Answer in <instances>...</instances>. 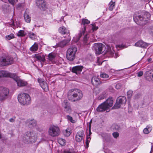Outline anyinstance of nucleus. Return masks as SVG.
I'll return each mask as SVG.
<instances>
[{
	"instance_id": "nucleus-1",
	"label": "nucleus",
	"mask_w": 153,
	"mask_h": 153,
	"mask_svg": "<svg viewBox=\"0 0 153 153\" xmlns=\"http://www.w3.org/2000/svg\"><path fill=\"white\" fill-rule=\"evenodd\" d=\"M83 97L82 91L78 89H72L68 93V100L72 102H75L80 100Z\"/></svg>"
},
{
	"instance_id": "nucleus-2",
	"label": "nucleus",
	"mask_w": 153,
	"mask_h": 153,
	"mask_svg": "<svg viewBox=\"0 0 153 153\" xmlns=\"http://www.w3.org/2000/svg\"><path fill=\"white\" fill-rule=\"evenodd\" d=\"M113 104L112 97H109L104 102L100 105L96 109L97 111L99 112L106 111L108 112L110 111V108Z\"/></svg>"
},
{
	"instance_id": "nucleus-3",
	"label": "nucleus",
	"mask_w": 153,
	"mask_h": 153,
	"mask_svg": "<svg viewBox=\"0 0 153 153\" xmlns=\"http://www.w3.org/2000/svg\"><path fill=\"white\" fill-rule=\"evenodd\" d=\"M23 140L25 143H33L36 140V136L33 132L27 131L23 136Z\"/></svg>"
},
{
	"instance_id": "nucleus-4",
	"label": "nucleus",
	"mask_w": 153,
	"mask_h": 153,
	"mask_svg": "<svg viewBox=\"0 0 153 153\" xmlns=\"http://www.w3.org/2000/svg\"><path fill=\"white\" fill-rule=\"evenodd\" d=\"M18 99L20 103L23 105H28L31 102L30 96L26 93H23L19 95Z\"/></svg>"
},
{
	"instance_id": "nucleus-5",
	"label": "nucleus",
	"mask_w": 153,
	"mask_h": 153,
	"mask_svg": "<svg viewBox=\"0 0 153 153\" xmlns=\"http://www.w3.org/2000/svg\"><path fill=\"white\" fill-rule=\"evenodd\" d=\"M126 97L124 96H120L118 97L116 101V102L113 107L112 108V109H117L121 106L124 105L126 102Z\"/></svg>"
},
{
	"instance_id": "nucleus-6",
	"label": "nucleus",
	"mask_w": 153,
	"mask_h": 153,
	"mask_svg": "<svg viewBox=\"0 0 153 153\" xmlns=\"http://www.w3.org/2000/svg\"><path fill=\"white\" fill-rule=\"evenodd\" d=\"M9 97V89L4 87H0V101L3 102Z\"/></svg>"
},
{
	"instance_id": "nucleus-7",
	"label": "nucleus",
	"mask_w": 153,
	"mask_h": 153,
	"mask_svg": "<svg viewBox=\"0 0 153 153\" xmlns=\"http://www.w3.org/2000/svg\"><path fill=\"white\" fill-rule=\"evenodd\" d=\"M77 51V48L75 47L72 46L69 48L67 51L66 53L67 59L69 61H73L75 58Z\"/></svg>"
},
{
	"instance_id": "nucleus-8",
	"label": "nucleus",
	"mask_w": 153,
	"mask_h": 153,
	"mask_svg": "<svg viewBox=\"0 0 153 153\" xmlns=\"http://www.w3.org/2000/svg\"><path fill=\"white\" fill-rule=\"evenodd\" d=\"M105 47L102 43H95L93 47V49L97 54H100L103 53L105 50Z\"/></svg>"
},
{
	"instance_id": "nucleus-9",
	"label": "nucleus",
	"mask_w": 153,
	"mask_h": 153,
	"mask_svg": "<svg viewBox=\"0 0 153 153\" xmlns=\"http://www.w3.org/2000/svg\"><path fill=\"white\" fill-rule=\"evenodd\" d=\"M48 134L51 137H55L59 135L60 130L59 128L54 125H51L49 128Z\"/></svg>"
},
{
	"instance_id": "nucleus-10",
	"label": "nucleus",
	"mask_w": 153,
	"mask_h": 153,
	"mask_svg": "<svg viewBox=\"0 0 153 153\" xmlns=\"http://www.w3.org/2000/svg\"><path fill=\"white\" fill-rule=\"evenodd\" d=\"M13 62V59L10 56H7L2 59H0V66H6L12 64Z\"/></svg>"
},
{
	"instance_id": "nucleus-11",
	"label": "nucleus",
	"mask_w": 153,
	"mask_h": 153,
	"mask_svg": "<svg viewBox=\"0 0 153 153\" xmlns=\"http://www.w3.org/2000/svg\"><path fill=\"white\" fill-rule=\"evenodd\" d=\"M133 19L136 23L141 26L145 25L147 21V20L144 19L143 16L142 17L141 15L136 16H134Z\"/></svg>"
},
{
	"instance_id": "nucleus-12",
	"label": "nucleus",
	"mask_w": 153,
	"mask_h": 153,
	"mask_svg": "<svg viewBox=\"0 0 153 153\" xmlns=\"http://www.w3.org/2000/svg\"><path fill=\"white\" fill-rule=\"evenodd\" d=\"M90 22L89 21L86 19H83L82 20V24H83L84 26L83 28H82L81 30L79 33L77 39L78 40H79L82 36V35H84L85 32L86 30V27L85 26V24H89Z\"/></svg>"
},
{
	"instance_id": "nucleus-13",
	"label": "nucleus",
	"mask_w": 153,
	"mask_h": 153,
	"mask_svg": "<svg viewBox=\"0 0 153 153\" xmlns=\"http://www.w3.org/2000/svg\"><path fill=\"white\" fill-rule=\"evenodd\" d=\"M36 4L41 10H45L47 8L46 2L43 0H36Z\"/></svg>"
},
{
	"instance_id": "nucleus-14",
	"label": "nucleus",
	"mask_w": 153,
	"mask_h": 153,
	"mask_svg": "<svg viewBox=\"0 0 153 153\" xmlns=\"http://www.w3.org/2000/svg\"><path fill=\"white\" fill-rule=\"evenodd\" d=\"M84 132L82 130L79 131L76 136V140L77 142H80L84 137Z\"/></svg>"
},
{
	"instance_id": "nucleus-15",
	"label": "nucleus",
	"mask_w": 153,
	"mask_h": 153,
	"mask_svg": "<svg viewBox=\"0 0 153 153\" xmlns=\"http://www.w3.org/2000/svg\"><path fill=\"white\" fill-rule=\"evenodd\" d=\"M104 54L106 55V56H112L114 55V52L113 50H112L110 46H108L106 50H105L103 52Z\"/></svg>"
},
{
	"instance_id": "nucleus-16",
	"label": "nucleus",
	"mask_w": 153,
	"mask_h": 153,
	"mask_svg": "<svg viewBox=\"0 0 153 153\" xmlns=\"http://www.w3.org/2000/svg\"><path fill=\"white\" fill-rule=\"evenodd\" d=\"M71 39L70 37L68 36V38L67 39L63 40L59 42L57 45L58 47L61 48H63L67 45L68 43L70 42Z\"/></svg>"
},
{
	"instance_id": "nucleus-17",
	"label": "nucleus",
	"mask_w": 153,
	"mask_h": 153,
	"mask_svg": "<svg viewBox=\"0 0 153 153\" xmlns=\"http://www.w3.org/2000/svg\"><path fill=\"white\" fill-rule=\"evenodd\" d=\"M83 67L82 66H77L74 67L72 69V71L78 74H80L81 72Z\"/></svg>"
},
{
	"instance_id": "nucleus-18",
	"label": "nucleus",
	"mask_w": 153,
	"mask_h": 153,
	"mask_svg": "<svg viewBox=\"0 0 153 153\" xmlns=\"http://www.w3.org/2000/svg\"><path fill=\"white\" fill-rule=\"evenodd\" d=\"M91 82L93 85L96 86H98L100 83H102L100 79L96 76L93 77L92 78Z\"/></svg>"
},
{
	"instance_id": "nucleus-19",
	"label": "nucleus",
	"mask_w": 153,
	"mask_h": 153,
	"mask_svg": "<svg viewBox=\"0 0 153 153\" xmlns=\"http://www.w3.org/2000/svg\"><path fill=\"white\" fill-rule=\"evenodd\" d=\"M135 45V46L146 48L148 46V44L142 40H140L136 43Z\"/></svg>"
},
{
	"instance_id": "nucleus-20",
	"label": "nucleus",
	"mask_w": 153,
	"mask_h": 153,
	"mask_svg": "<svg viewBox=\"0 0 153 153\" xmlns=\"http://www.w3.org/2000/svg\"><path fill=\"white\" fill-rule=\"evenodd\" d=\"M27 123L30 127L35 126L36 125V121L33 119L27 120Z\"/></svg>"
},
{
	"instance_id": "nucleus-21",
	"label": "nucleus",
	"mask_w": 153,
	"mask_h": 153,
	"mask_svg": "<svg viewBox=\"0 0 153 153\" xmlns=\"http://www.w3.org/2000/svg\"><path fill=\"white\" fill-rule=\"evenodd\" d=\"M16 82H17V85L19 86H24L27 85V82L24 80L21 79L19 78L16 79Z\"/></svg>"
},
{
	"instance_id": "nucleus-22",
	"label": "nucleus",
	"mask_w": 153,
	"mask_h": 153,
	"mask_svg": "<svg viewBox=\"0 0 153 153\" xmlns=\"http://www.w3.org/2000/svg\"><path fill=\"white\" fill-rule=\"evenodd\" d=\"M59 31L62 34H67L69 33V31L66 28L63 26L59 28Z\"/></svg>"
},
{
	"instance_id": "nucleus-23",
	"label": "nucleus",
	"mask_w": 153,
	"mask_h": 153,
	"mask_svg": "<svg viewBox=\"0 0 153 153\" xmlns=\"http://www.w3.org/2000/svg\"><path fill=\"white\" fill-rule=\"evenodd\" d=\"M34 56V57L36 58L38 60L40 61L41 62H44L45 61V56L44 55H42L41 56L39 55L38 54H35Z\"/></svg>"
},
{
	"instance_id": "nucleus-24",
	"label": "nucleus",
	"mask_w": 153,
	"mask_h": 153,
	"mask_svg": "<svg viewBox=\"0 0 153 153\" xmlns=\"http://www.w3.org/2000/svg\"><path fill=\"white\" fill-rule=\"evenodd\" d=\"M63 134L65 137H69L72 133L71 129L70 128H68L66 130L63 131Z\"/></svg>"
},
{
	"instance_id": "nucleus-25",
	"label": "nucleus",
	"mask_w": 153,
	"mask_h": 153,
	"mask_svg": "<svg viewBox=\"0 0 153 153\" xmlns=\"http://www.w3.org/2000/svg\"><path fill=\"white\" fill-rule=\"evenodd\" d=\"M152 129V126L151 125H149L146 126V128L144 129L143 131L145 134H148L151 131Z\"/></svg>"
},
{
	"instance_id": "nucleus-26",
	"label": "nucleus",
	"mask_w": 153,
	"mask_h": 153,
	"mask_svg": "<svg viewBox=\"0 0 153 153\" xmlns=\"http://www.w3.org/2000/svg\"><path fill=\"white\" fill-rule=\"evenodd\" d=\"M7 77H9L11 78H13L16 81V79H17L19 78L15 74H12L9 73L8 72H7Z\"/></svg>"
},
{
	"instance_id": "nucleus-27",
	"label": "nucleus",
	"mask_w": 153,
	"mask_h": 153,
	"mask_svg": "<svg viewBox=\"0 0 153 153\" xmlns=\"http://www.w3.org/2000/svg\"><path fill=\"white\" fill-rule=\"evenodd\" d=\"M48 58L47 59L49 60L52 61L55 59L56 57V54L54 53L51 52L48 54Z\"/></svg>"
},
{
	"instance_id": "nucleus-28",
	"label": "nucleus",
	"mask_w": 153,
	"mask_h": 153,
	"mask_svg": "<svg viewBox=\"0 0 153 153\" xmlns=\"http://www.w3.org/2000/svg\"><path fill=\"white\" fill-rule=\"evenodd\" d=\"M24 16L25 21L27 22H30L31 20V18L26 12L24 14Z\"/></svg>"
},
{
	"instance_id": "nucleus-29",
	"label": "nucleus",
	"mask_w": 153,
	"mask_h": 153,
	"mask_svg": "<svg viewBox=\"0 0 153 153\" xmlns=\"http://www.w3.org/2000/svg\"><path fill=\"white\" fill-rule=\"evenodd\" d=\"M38 46L37 44H36L35 43L30 48V50L31 51H36L38 49Z\"/></svg>"
},
{
	"instance_id": "nucleus-30",
	"label": "nucleus",
	"mask_w": 153,
	"mask_h": 153,
	"mask_svg": "<svg viewBox=\"0 0 153 153\" xmlns=\"http://www.w3.org/2000/svg\"><path fill=\"white\" fill-rule=\"evenodd\" d=\"M62 106L64 108H67L68 106H70V103L68 102V101L67 100H64V101L62 103Z\"/></svg>"
},
{
	"instance_id": "nucleus-31",
	"label": "nucleus",
	"mask_w": 153,
	"mask_h": 153,
	"mask_svg": "<svg viewBox=\"0 0 153 153\" xmlns=\"http://www.w3.org/2000/svg\"><path fill=\"white\" fill-rule=\"evenodd\" d=\"M26 33L23 30H20L19 31L17 35L18 36L23 37L25 36Z\"/></svg>"
},
{
	"instance_id": "nucleus-32",
	"label": "nucleus",
	"mask_w": 153,
	"mask_h": 153,
	"mask_svg": "<svg viewBox=\"0 0 153 153\" xmlns=\"http://www.w3.org/2000/svg\"><path fill=\"white\" fill-rule=\"evenodd\" d=\"M7 71H0V78L2 77H7Z\"/></svg>"
},
{
	"instance_id": "nucleus-33",
	"label": "nucleus",
	"mask_w": 153,
	"mask_h": 153,
	"mask_svg": "<svg viewBox=\"0 0 153 153\" xmlns=\"http://www.w3.org/2000/svg\"><path fill=\"white\" fill-rule=\"evenodd\" d=\"M115 5V2H112L111 1L109 3V7L108 8L109 10L110 11H112Z\"/></svg>"
},
{
	"instance_id": "nucleus-34",
	"label": "nucleus",
	"mask_w": 153,
	"mask_h": 153,
	"mask_svg": "<svg viewBox=\"0 0 153 153\" xmlns=\"http://www.w3.org/2000/svg\"><path fill=\"white\" fill-rule=\"evenodd\" d=\"M58 142L61 145L64 146L65 145L66 141L65 139L60 138L58 140Z\"/></svg>"
},
{
	"instance_id": "nucleus-35",
	"label": "nucleus",
	"mask_w": 153,
	"mask_h": 153,
	"mask_svg": "<svg viewBox=\"0 0 153 153\" xmlns=\"http://www.w3.org/2000/svg\"><path fill=\"white\" fill-rule=\"evenodd\" d=\"M144 19H145L147 20H149L150 18V13H146L144 14L143 16Z\"/></svg>"
},
{
	"instance_id": "nucleus-36",
	"label": "nucleus",
	"mask_w": 153,
	"mask_h": 153,
	"mask_svg": "<svg viewBox=\"0 0 153 153\" xmlns=\"http://www.w3.org/2000/svg\"><path fill=\"white\" fill-rule=\"evenodd\" d=\"M91 139V137L89 136H87L86 138V144L87 148H88L89 146V143Z\"/></svg>"
},
{
	"instance_id": "nucleus-37",
	"label": "nucleus",
	"mask_w": 153,
	"mask_h": 153,
	"mask_svg": "<svg viewBox=\"0 0 153 153\" xmlns=\"http://www.w3.org/2000/svg\"><path fill=\"white\" fill-rule=\"evenodd\" d=\"M112 128L114 130L118 131L120 129V126L117 124H114L112 126Z\"/></svg>"
},
{
	"instance_id": "nucleus-38",
	"label": "nucleus",
	"mask_w": 153,
	"mask_h": 153,
	"mask_svg": "<svg viewBox=\"0 0 153 153\" xmlns=\"http://www.w3.org/2000/svg\"><path fill=\"white\" fill-rule=\"evenodd\" d=\"M89 38V36L88 34H86L84 37L83 41L85 44H86L87 43V41Z\"/></svg>"
},
{
	"instance_id": "nucleus-39",
	"label": "nucleus",
	"mask_w": 153,
	"mask_h": 153,
	"mask_svg": "<svg viewBox=\"0 0 153 153\" xmlns=\"http://www.w3.org/2000/svg\"><path fill=\"white\" fill-rule=\"evenodd\" d=\"M66 118L68 120L70 121L71 123H75V121L73 120L72 117L69 115H67Z\"/></svg>"
},
{
	"instance_id": "nucleus-40",
	"label": "nucleus",
	"mask_w": 153,
	"mask_h": 153,
	"mask_svg": "<svg viewBox=\"0 0 153 153\" xmlns=\"http://www.w3.org/2000/svg\"><path fill=\"white\" fill-rule=\"evenodd\" d=\"M40 85L43 89H45L47 87V84L45 81L42 82V83H41Z\"/></svg>"
},
{
	"instance_id": "nucleus-41",
	"label": "nucleus",
	"mask_w": 153,
	"mask_h": 153,
	"mask_svg": "<svg viewBox=\"0 0 153 153\" xmlns=\"http://www.w3.org/2000/svg\"><path fill=\"white\" fill-rule=\"evenodd\" d=\"M6 38L8 40L14 38V36L13 34L11 33L6 36Z\"/></svg>"
},
{
	"instance_id": "nucleus-42",
	"label": "nucleus",
	"mask_w": 153,
	"mask_h": 153,
	"mask_svg": "<svg viewBox=\"0 0 153 153\" xmlns=\"http://www.w3.org/2000/svg\"><path fill=\"white\" fill-rule=\"evenodd\" d=\"M28 34L30 38L32 39H35V34L34 33L30 32L28 33Z\"/></svg>"
},
{
	"instance_id": "nucleus-43",
	"label": "nucleus",
	"mask_w": 153,
	"mask_h": 153,
	"mask_svg": "<svg viewBox=\"0 0 153 153\" xmlns=\"http://www.w3.org/2000/svg\"><path fill=\"white\" fill-rule=\"evenodd\" d=\"M65 111L68 114H70L71 112V106H68L67 108H65Z\"/></svg>"
},
{
	"instance_id": "nucleus-44",
	"label": "nucleus",
	"mask_w": 153,
	"mask_h": 153,
	"mask_svg": "<svg viewBox=\"0 0 153 153\" xmlns=\"http://www.w3.org/2000/svg\"><path fill=\"white\" fill-rule=\"evenodd\" d=\"M152 72L151 70L147 71L144 74V75L146 77H150L151 76V74Z\"/></svg>"
},
{
	"instance_id": "nucleus-45",
	"label": "nucleus",
	"mask_w": 153,
	"mask_h": 153,
	"mask_svg": "<svg viewBox=\"0 0 153 153\" xmlns=\"http://www.w3.org/2000/svg\"><path fill=\"white\" fill-rule=\"evenodd\" d=\"M149 34L153 36V26H150L149 28Z\"/></svg>"
},
{
	"instance_id": "nucleus-46",
	"label": "nucleus",
	"mask_w": 153,
	"mask_h": 153,
	"mask_svg": "<svg viewBox=\"0 0 153 153\" xmlns=\"http://www.w3.org/2000/svg\"><path fill=\"white\" fill-rule=\"evenodd\" d=\"M9 3L13 5H14L18 1V0H8Z\"/></svg>"
},
{
	"instance_id": "nucleus-47",
	"label": "nucleus",
	"mask_w": 153,
	"mask_h": 153,
	"mask_svg": "<svg viewBox=\"0 0 153 153\" xmlns=\"http://www.w3.org/2000/svg\"><path fill=\"white\" fill-rule=\"evenodd\" d=\"M132 93L133 91L132 90H129V91H128L127 93L128 97V98L131 97L132 96Z\"/></svg>"
},
{
	"instance_id": "nucleus-48",
	"label": "nucleus",
	"mask_w": 153,
	"mask_h": 153,
	"mask_svg": "<svg viewBox=\"0 0 153 153\" xmlns=\"http://www.w3.org/2000/svg\"><path fill=\"white\" fill-rule=\"evenodd\" d=\"M100 76L103 78H107L109 77V76L106 74H102L100 75Z\"/></svg>"
},
{
	"instance_id": "nucleus-49",
	"label": "nucleus",
	"mask_w": 153,
	"mask_h": 153,
	"mask_svg": "<svg viewBox=\"0 0 153 153\" xmlns=\"http://www.w3.org/2000/svg\"><path fill=\"white\" fill-rule=\"evenodd\" d=\"M112 135L114 138H117L119 136V133L117 132H114L113 133Z\"/></svg>"
},
{
	"instance_id": "nucleus-50",
	"label": "nucleus",
	"mask_w": 153,
	"mask_h": 153,
	"mask_svg": "<svg viewBox=\"0 0 153 153\" xmlns=\"http://www.w3.org/2000/svg\"><path fill=\"white\" fill-rule=\"evenodd\" d=\"M91 25L92 26V29L93 31L96 30L98 28V27L96 26L95 24Z\"/></svg>"
},
{
	"instance_id": "nucleus-51",
	"label": "nucleus",
	"mask_w": 153,
	"mask_h": 153,
	"mask_svg": "<svg viewBox=\"0 0 153 153\" xmlns=\"http://www.w3.org/2000/svg\"><path fill=\"white\" fill-rule=\"evenodd\" d=\"M137 76L138 77H140L142 76L143 74V72L142 71H140L138 72L137 73Z\"/></svg>"
},
{
	"instance_id": "nucleus-52",
	"label": "nucleus",
	"mask_w": 153,
	"mask_h": 153,
	"mask_svg": "<svg viewBox=\"0 0 153 153\" xmlns=\"http://www.w3.org/2000/svg\"><path fill=\"white\" fill-rule=\"evenodd\" d=\"M105 98V96L104 95H101L99 97V99L100 100H102Z\"/></svg>"
},
{
	"instance_id": "nucleus-53",
	"label": "nucleus",
	"mask_w": 153,
	"mask_h": 153,
	"mask_svg": "<svg viewBox=\"0 0 153 153\" xmlns=\"http://www.w3.org/2000/svg\"><path fill=\"white\" fill-rule=\"evenodd\" d=\"M38 81L39 83V84H40L41 83H42V82H44L43 79L41 78L38 79Z\"/></svg>"
},
{
	"instance_id": "nucleus-54",
	"label": "nucleus",
	"mask_w": 153,
	"mask_h": 153,
	"mask_svg": "<svg viewBox=\"0 0 153 153\" xmlns=\"http://www.w3.org/2000/svg\"><path fill=\"white\" fill-rule=\"evenodd\" d=\"M64 153H77L76 152L74 151H65L64 152Z\"/></svg>"
},
{
	"instance_id": "nucleus-55",
	"label": "nucleus",
	"mask_w": 153,
	"mask_h": 153,
	"mask_svg": "<svg viewBox=\"0 0 153 153\" xmlns=\"http://www.w3.org/2000/svg\"><path fill=\"white\" fill-rule=\"evenodd\" d=\"M109 90L111 92H114V89L111 87H110L109 88Z\"/></svg>"
},
{
	"instance_id": "nucleus-56",
	"label": "nucleus",
	"mask_w": 153,
	"mask_h": 153,
	"mask_svg": "<svg viewBox=\"0 0 153 153\" xmlns=\"http://www.w3.org/2000/svg\"><path fill=\"white\" fill-rule=\"evenodd\" d=\"M104 152L106 153H111L110 151L107 149H105Z\"/></svg>"
},
{
	"instance_id": "nucleus-57",
	"label": "nucleus",
	"mask_w": 153,
	"mask_h": 153,
	"mask_svg": "<svg viewBox=\"0 0 153 153\" xmlns=\"http://www.w3.org/2000/svg\"><path fill=\"white\" fill-rule=\"evenodd\" d=\"M10 122H13L15 121V119L13 118H11L9 120Z\"/></svg>"
},
{
	"instance_id": "nucleus-58",
	"label": "nucleus",
	"mask_w": 153,
	"mask_h": 153,
	"mask_svg": "<svg viewBox=\"0 0 153 153\" xmlns=\"http://www.w3.org/2000/svg\"><path fill=\"white\" fill-rule=\"evenodd\" d=\"M120 86V84H117L116 86V88L117 89H119V87Z\"/></svg>"
},
{
	"instance_id": "nucleus-59",
	"label": "nucleus",
	"mask_w": 153,
	"mask_h": 153,
	"mask_svg": "<svg viewBox=\"0 0 153 153\" xmlns=\"http://www.w3.org/2000/svg\"><path fill=\"white\" fill-rule=\"evenodd\" d=\"M151 144L152 145V146H151V151L150 152V153H152V148L153 147V143H151Z\"/></svg>"
},
{
	"instance_id": "nucleus-60",
	"label": "nucleus",
	"mask_w": 153,
	"mask_h": 153,
	"mask_svg": "<svg viewBox=\"0 0 153 153\" xmlns=\"http://www.w3.org/2000/svg\"><path fill=\"white\" fill-rule=\"evenodd\" d=\"M92 121V120H91L89 122V127L90 128H91V126Z\"/></svg>"
},
{
	"instance_id": "nucleus-61",
	"label": "nucleus",
	"mask_w": 153,
	"mask_h": 153,
	"mask_svg": "<svg viewBox=\"0 0 153 153\" xmlns=\"http://www.w3.org/2000/svg\"><path fill=\"white\" fill-rule=\"evenodd\" d=\"M89 133L88 135V136H90V135L91 134V128H89Z\"/></svg>"
},
{
	"instance_id": "nucleus-62",
	"label": "nucleus",
	"mask_w": 153,
	"mask_h": 153,
	"mask_svg": "<svg viewBox=\"0 0 153 153\" xmlns=\"http://www.w3.org/2000/svg\"><path fill=\"white\" fill-rule=\"evenodd\" d=\"M152 60V59L151 58H149L148 60V61L149 62H150Z\"/></svg>"
},
{
	"instance_id": "nucleus-63",
	"label": "nucleus",
	"mask_w": 153,
	"mask_h": 153,
	"mask_svg": "<svg viewBox=\"0 0 153 153\" xmlns=\"http://www.w3.org/2000/svg\"><path fill=\"white\" fill-rule=\"evenodd\" d=\"M18 7H21L22 6V4H19L18 5Z\"/></svg>"
},
{
	"instance_id": "nucleus-64",
	"label": "nucleus",
	"mask_w": 153,
	"mask_h": 153,
	"mask_svg": "<svg viewBox=\"0 0 153 153\" xmlns=\"http://www.w3.org/2000/svg\"><path fill=\"white\" fill-rule=\"evenodd\" d=\"M117 46L118 47L120 48H121L122 46L121 45H117Z\"/></svg>"
}]
</instances>
